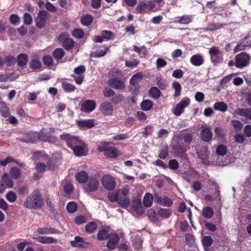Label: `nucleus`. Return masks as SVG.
Segmentation results:
<instances>
[{
    "mask_svg": "<svg viewBox=\"0 0 251 251\" xmlns=\"http://www.w3.org/2000/svg\"><path fill=\"white\" fill-rule=\"evenodd\" d=\"M213 214V210L210 206H206L202 209V215L204 218L206 219H210L212 217Z\"/></svg>",
    "mask_w": 251,
    "mask_h": 251,
    "instance_id": "79ce46f5",
    "label": "nucleus"
},
{
    "mask_svg": "<svg viewBox=\"0 0 251 251\" xmlns=\"http://www.w3.org/2000/svg\"><path fill=\"white\" fill-rule=\"evenodd\" d=\"M72 35L78 39H81L83 37L84 33L83 31L80 28H76L73 30Z\"/></svg>",
    "mask_w": 251,
    "mask_h": 251,
    "instance_id": "e2e57ef3",
    "label": "nucleus"
},
{
    "mask_svg": "<svg viewBox=\"0 0 251 251\" xmlns=\"http://www.w3.org/2000/svg\"><path fill=\"white\" fill-rule=\"evenodd\" d=\"M49 15L48 12L45 10L39 11L37 18L35 19L36 26L40 28H44Z\"/></svg>",
    "mask_w": 251,
    "mask_h": 251,
    "instance_id": "1a4fd4ad",
    "label": "nucleus"
},
{
    "mask_svg": "<svg viewBox=\"0 0 251 251\" xmlns=\"http://www.w3.org/2000/svg\"><path fill=\"white\" fill-rule=\"evenodd\" d=\"M84 147L85 143L84 142L83 144H78L72 150L76 156H82L85 155L84 153Z\"/></svg>",
    "mask_w": 251,
    "mask_h": 251,
    "instance_id": "bb28decb",
    "label": "nucleus"
},
{
    "mask_svg": "<svg viewBox=\"0 0 251 251\" xmlns=\"http://www.w3.org/2000/svg\"><path fill=\"white\" fill-rule=\"evenodd\" d=\"M87 218L86 216L79 215L76 216L74 219L75 223L77 225H81L87 222Z\"/></svg>",
    "mask_w": 251,
    "mask_h": 251,
    "instance_id": "69168bd1",
    "label": "nucleus"
},
{
    "mask_svg": "<svg viewBox=\"0 0 251 251\" xmlns=\"http://www.w3.org/2000/svg\"><path fill=\"white\" fill-rule=\"evenodd\" d=\"M76 122L78 126L81 128H91L95 125V120L93 119L79 120Z\"/></svg>",
    "mask_w": 251,
    "mask_h": 251,
    "instance_id": "4be33fe9",
    "label": "nucleus"
},
{
    "mask_svg": "<svg viewBox=\"0 0 251 251\" xmlns=\"http://www.w3.org/2000/svg\"><path fill=\"white\" fill-rule=\"evenodd\" d=\"M93 18L90 14H85L83 15L80 19L81 24L84 26H90L93 23Z\"/></svg>",
    "mask_w": 251,
    "mask_h": 251,
    "instance_id": "c85d7f7f",
    "label": "nucleus"
},
{
    "mask_svg": "<svg viewBox=\"0 0 251 251\" xmlns=\"http://www.w3.org/2000/svg\"><path fill=\"white\" fill-rule=\"evenodd\" d=\"M153 197L152 195L150 193H147L143 199V204L146 207H150L153 201Z\"/></svg>",
    "mask_w": 251,
    "mask_h": 251,
    "instance_id": "e433bc0d",
    "label": "nucleus"
},
{
    "mask_svg": "<svg viewBox=\"0 0 251 251\" xmlns=\"http://www.w3.org/2000/svg\"><path fill=\"white\" fill-rule=\"evenodd\" d=\"M18 65L23 67L26 65L28 62V56L25 53H20L17 57Z\"/></svg>",
    "mask_w": 251,
    "mask_h": 251,
    "instance_id": "7c9ffc66",
    "label": "nucleus"
},
{
    "mask_svg": "<svg viewBox=\"0 0 251 251\" xmlns=\"http://www.w3.org/2000/svg\"><path fill=\"white\" fill-rule=\"evenodd\" d=\"M117 202L119 205L123 208L128 207L130 204L129 199L128 197H125L124 199L119 198Z\"/></svg>",
    "mask_w": 251,
    "mask_h": 251,
    "instance_id": "4d7b16f0",
    "label": "nucleus"
},
{
    "mask_svg": "<svg viewBox=\"0 0 251 251\" xmlns=\"http://www.w3.org/2000/svg\"><path fill=\"white\" fill-rule=\"evenodd\" d=\"M100 34L103 37V39H105L107 40H113L115 37V34L110 30H102Z\"/></svg>",
    "mask_w": 251,
    "mask_h": 251,
    "instance_id": "37998d69",
    "label": "nucleus"
},
{
    "mask_svg": "<svg viewBox=\"0 0 251 251\" xmlns=\"http://www.w3.org/2000/svg\"><path fill=\"white\" fill-rule=\"evenodd\" d=\"M109 227H105L100 229L97 234V239L99 241H102L108 239L109 234Z\"/></svg>",
    "mask_w": 251,
    "mask_h": 251,
    "instance_id": "cd10ccee",
    "label": "nucleus"
},
{
    "mask_svg": "<svg viewBox=\"0 0 251 251\" xmlns=\"http://www.w3.org/2000/svg\"><path fill=\"white\" fill-rule=\"evenodd\" d=\"M154 200L155 202L163 206L170 207L172 205V200L166 196H160L158 194H154Z\"/></svg>",
    "mask_w": 251,
    "mask_h": 251,
    "instance_id": "4468645a",
    "label": "nucleus"
},
{
    "mask_svg": "<svg viewBox=\"0 0 251 251\" xmlns=\"http://www.w3.org/2000/svg\"><path fill=\"white\" fill-rule=\"evenodd\" d=\"M99 185L100 182L98 178L96 176H90L83 188L86 192H95L98 190Z\"/></svg>",
    "mask_w": 251,
    "mask_h": 251,
    "instance_id": "39448f33",
    "label": "nucleus"
},
{
    "mask_svg": "<svg viewBox=\"0 0 251 251\" xmlns=\"http://www.w3.org/2000/svg\"><path fill=\"white\" fill-rule=\"evenodd\" d=\"M101 182L103 187L109 191H112L116 187V181L114 178L110 175H104Z\"/></svg>",
    "mask_w": 251,
    "mask_h": 251,
    "instance_id": "6e6552de",
    "label": "nucleus"
},
{
    "mask_svg": "<svg viewBox=\"0 0 251 251\" xmlns=\"http://www.w3.org/2000/svg\"><path fill=\"white\" fill-rule=\"evenodd\" d=\"M108 143L106 144V146L99 147L98 151L100 152H103L104 155L107 157L114 158L121 155L120 151L113 146H107Z\"/></svg>",
    "mask_w": 251,
    "mask_h": 251,
    "instance_id": "7ed1b4c3",
    "label": "nucleus"
},
{
    "mask_svg": "<svg viewBox=\"0 0 251 251\" xmlns=\"http://www.w3.org/2000/svg\"><path fill=\"white\" fill-rule=\"evenodd\" d=\"M108 85L117 90H123L126 88L125 82L119 77L112 78L107 81Z\"/></svg>",
    "mask_w": 251,
    "mask_h": 251,
    "instance_id": "f8f14e48",
    "label": "nucleus"
},
{
    "mask_svg": "<svg viewBox=\"0 0 251 251\" xmlns=\"http://www.w3.org/2000/svg\"><path fill=\"white\" fill-rule=\"evenodd\" d=\"M44 204V200L38 190H34L25 199L24 206L29 209H40Z\"/></svg>",
    "mask_w": 251,
    "mask_h": 251,
    "instance_id": "f257e3e1",
    "label": "nucleus"
},
{
    "mask_svg": "<svg viewBox=\"0 0 251 251\" xmlns=\"http://www.w3.org/2000/svg\"><path fill=\"white\" fill-rule=\"evenodd\" d=\"M9 21L12 25H16L20 24V19L18 15L13 14L10 15L9 17Z\"/></svg>",
    "mask_w": 251,
    "mask_h": 251,
    "instance_id": "774afa93",
    "label": "nucleus"
},
{
    "mask_svg": "<svg viewBox=\"0 0 251 251\" xmlns=\"http://www.w3.org/2000/svg\"><path fill=\"white\" fill-rule=\"evenodd\" d=\"M97 227V224L95 222L91 221L88 223L86 225L85 231L89 234H91L95 232Z\"/></svg>",
    "mask_w": 251,
    "mask_h": 251,
    "instance_id": "f704fd0d",
    "label": "nucleus"
},
{
    "mask_svg": "<svg viewBox=\"0 0 251 251\" xmlns=\"http://www.w3.org/2000/svg\"><path fill=\"white\" fill-rule=\"evenodd\" d=\"M172 87L175 89L174 97H177L180 95L182 87L180 83L176 81H174L172 83Z\"/></svg>",
    "mask_w": 251,
    "mask_h": 251,
    "instance_id": "a18cd8bd",
    "label": "nucleus"
},
{
    "mask_svg": "<svg viewBox=\"0 0 251 251\" xmlns=\"http://www.w3.org/2000/svg\"><path fill=\"white\" fill-rule=\"evenodd\" d=\"M109 49V47H106L105 49L104 50H99L96 51L95 52H93L91 54V56L93 57H100L104 56L107 50Z\"/></svg>",
    "mask_w": 251,
    "mask_h": 251,
    "instance_id": "13d9d810",
    "label": "nucleus"
},
{
    "mask_svg": "<svg viewBox=\"0 0 251 251\" xmlns=\"http://www.w3.org/2000/svg\"><path fill=\"white\" fill-rule=\"evenodd\" d=\"M77 208V205L75 202L74 201L69 202L66 206V209L69 213H75Z\"/></svg>",
    "mask_w": 251,
    "mask_h": 251,
    "instance_id": "bf43d9fd",
    "label": "nucleus"
},
{
    "mask_svg": "<svg viewBox=\"0 0 251 251\" xmlns=\"http://www.w3.org/2000/svg\"><path fill=\"white\" fill-rule=\"evenodd\" d=\"M250 55L245 52H242L236 55L235 65L236 68L242 69L248 66L250 63Z\"/></svg>",
    "mask_w": 251,
    "mask_h": 251,
    "instance_id": "20e7f679",
    "label": "nucleus"
},
{
    "mask_svg": "<svg viewBox=\"0 0 251 251\" xmlns=\"http://www.w3.org/2000/svg\"><path fill=\"white\" fill-rule=\"evenodd\" d=\"M90 176L84 171H81L75 174L76 180L80 183L85 184Z\"/></svg>",
    "mask_w": 251,
    "mask_h": 251,
    "instance_id": "5701e85b",
    "label": "nucleus"
},
{
    "mask_svg": "<svg viewBox=\"0 0 251 251\" xmlns=\"http://www.w3.org/2000/svg\"><path fill=\"white\" fill-rule=\"evenodd\" d=\"M0 114L3 117H7L9 114V109L4 101L0 102Z\"/></svg>",
    "mask_w": 251,
    "mask_h": 251,
    "instance_id": "72a5a7b5",
    "label": "nucleus"
},
{
    "mask_svg": "<svg viewBox=\"0 0 251 251\" xmlns=\"http://www.w3.org/2000/svg\"><path fill=\"white\" fill-rule=\"evenodd\" d=\"M225 25V24L222 23L209 24L207 26V30L210 31H215L222 28Z\"/></svg>",
    "mask_w": 251,
    "mask_h": 251,
    "instance_id": "09e8293b",
    "label": "nucleus"
},
{
    "mask_svg": "<svg viewBox=\"0 0 251 251\" xmlns=\"http://www.w3.org/2000/svg\"><path fill=\"white\" fill-rule=\"evenodd\" d=\"M42 60L44 64L48 67H50L53 65V59L50 55H45L43 56Z\"/></svg>",
    "mask_w": 251,
    "mask_h": 251,
    "instance_id": "680f3d73",
    "label": "nucleus"
},
{
    "mask_svg": "<svg viewBox=\"0 0 251 251\" xmlns=\"http://www.w3.org/2000/svg\"><path fill=\"white\" fill-rule=\"evenodd\" d=\"M251 46V36H248L242 39L236 46L234 49V52H238L245 49L246 47Z\"/></svg>",
    "mask_w": 251,
    "mask_h": 251,
    "instance_id": "dca6fc26",
    "label": "nucleus"
},
{
    "mask_svg": "<svg viewBox=\"0 0 251 251\" xmlns=\"http://www.w3.org/2000/svg\"><path fill=\"white\" fill-rule=\"evenodd\" d=\"M5 197L7 200L10 202H14L17 199L16 194L13 191L8 192Z\"/></svg>",
    "mask_w": 251,
    "mask_h": 251,
    "instance_id": "338daca9",
    "label": "nucleus"
},
{
    "mask_svg": "<svg viewBox=\"0 0 251 251\" xmlns=\"http://www.w3.org/2000/svg\"><path fill=\"white\" fill-rule=\"evenodd\" d=\"M3 181L5 182L6 185L8 188H11L13 186V182L9 175L7 173H4L2 177Z\"/></svg>",
    "mask_w": 251,
    "mask_h": 251,
    "instance_id": "603ef678",
    "label": "nucleus"
},
{
    "mask_svg": "<svg viewBox=\"0 0 251 251\" xmlns=\"http://www.w3.org/2000/svg\"><path fill=\"white\" fill-rule=\"evenodd\" d=\"M96 103L95 100H87L81 104L80 110L89 113L92 112L96 108Z\"/></svg>",
    "mask_w": 251,
    "mask_h": 251,
    "instance_id": "ddd939ff",
    "label": "nucleus"
},
{
    "mask_svg": "<svg viewBox=\"0 0 251 251\" xmlns=\"http://www.w3.org/2000/svg\"><path fill=\"white\" fill-rule=\"evenodd\" d=\"M53 57L57 60L61 59L65 55V52L61 48H57L52 52Z\"/></svg>",
    "mask_w": 251,
    "mask_h": 251,
    "instance_id": "a19ab883",
    "label": "nucleus"
},
{
    "mask_svg": "<svg viewBox=\"0 0 251 251\" xmlns=\"http://www.w3.org/2000/svg\"><path fill=\"white\" fill-rule=\"evenodd\" d=\"M149 95L152 98L157 99L161 95V91L157 87L154 86L150 88L149 92Z\"/></svg>",
    "mask_w": 251,
    "mask_h": 251,
    "instance_id": "58836bf2",
    "label": "nucleus"
},
{
    "mask_svg": "<svg viewBox=\"0 0 251 251\" xmlns=\"http://www.w3.org/2000/svg\"><path fill=\"white\" fill-rule=\"evenodd\" d=\"M155 7V5L151 2H148L147 3L144 1L140 2L136 8L137 11L140 13H142L148 9L149 10H152Z\"/></svg>",
    "mask_w": 251,
    "mask_h": 251,
    "instance_id": "412c9836",
    "label": "nucleus"
},
{
    "mask_svg": "<svg viewBox=\"0 0 251 251\" xmlns=\"http://www.w3.org/2000/svg\"><path fill=\"white\" fill-rule=\"evenodd\" d=\"M209 53L210 55L211 61L214 64H219L223 60V52L218 47L213 46L209 49Z\"/></svg>",
    "mask_w": 251,
    "mask_h": 251,
    "instance_id": "423d86ee",
    "label": "nucleus"
},
{
    "mask_svg": "<svg viewBox=\"0 0 251 251\" xmlns=\"http://www.w3.org/2000/svg\"><path fill=\"white\" fill-rule=\"evenodd\" d=\"M36 240L43 244H48V243H55L57 242V240L54 239L51 237H46V236H38L36 238Z\"/></svg>",
    "mask_w": 251,
    "mask_h": 251,
    "instance_id": "473e14b6",
    "label": "nucleus"
},
{
    "mask_svg": "<svg viewBox=\"0 0 251 251\" xmlns=\"http://www.w3.org/2000/svg\"><path fill=\"white\" fill-rule=\"evenodd\" d=\"M147 215L149 218L152 221L157 222L158 221V218L155 210L153 208H151L148 210L147 212Z\"/></svg>",
    "mask_w": 251,
    "mask_h": 251,
    "instance_id": "052dcab7",
    "label": "nucleus"
},
{
    "mask_svg": "<svg viewBox=\"0 0 251 251\" xmlns=\"http://www.w3.org/2000/svg\"><path fill=\"white\" fill-rule=\"evenodd\" d=\"M212 137V134L209 128H206L202 130L201 132V138L202 140L205 142H208L211 139Z\"/></svg>",
    "mask_w": 251,
    "mask_h": 251,
    "instance_id": "c756f323",
    "label": "nucleus"
},
{
    "mask_svg": "<svg viewBox=\"0 0 251 251\" xmlns=\"http://www.w3.org/2000/svg\"><path fill=\"white\" fill-rule=\"evenodd\" d=\"M29 67L32 70H38L41 68L42 64L39 60L32 59L29 63Z\"/></svg>",
    "mask_w": 251,
    "mask_h": 251,
    "instance_id": "6e6d98bb",
    "label": "nucleus"
},
{
    "mask_svg": "<svg viewBox=\"0 0 251 251\" xmlns=\"http://www.w3.org/2000/svg\"><path fill=\"white\" fill-rule=\"evenodd\" d=\"M234 113L236 115L244 116L246 118L250 120H251V108H238L237 109H235Z\"/></svg>",
    "mask_w": 251,
    "mask_h": 251,
    "instance_id": "b1692460",
    "label": "nucleus"
},
{
    "mask_svg": "<svg viewBox=\"0 0 251 251\" xmlns=\"http://www.w3.org/2000/svg\"><path fill=\"white\" fill-rule=\"evenodd\" d=\"M37 134V140H40L44 142H54L57 140L55 137L51 135L49 133L41 132Z\"/></svg>",
    "mask_w": 251,
    "mask_h": 251,
    "instance_id": "aec40b11",
    "label": "nucleus"
},
{
    "mask_svg": "<svg viewBox=\"0 0 251 251\" xmlns=\"http://www.w3.org/2000/svg\"><path fill=\"white\" fill-rule=\"evenodd\" d=\"M213 242V240L210 236H204L201 239L202 245L205 250L210 247Z\"/></svg>",
    "mask_w": 251,
    "mask_h": 251,
    "instance_id": "2f4dec72",
    "label": "nucleus"
},
{
    "mask_svg": "<svg viewBox=\"0 0 251 251\" xmlns=\"http://www.w3.org/2000/svg\"><path fill=\"white\" fill-rule=\"evenodd\" d=\"M71 245L73 247L88 248L91 246V244L89 242L84 241L83 238L77 236L75 238V240L71 242Z\"/></svg>",
    "mask_w": 251,
    "mask_h": 251,
    "instance_id": "2eb2a0df",
    "label": "nucleus"
},
{
    "mask_svg": "<svg viewBox=\"0 0 251 251\" xmlns=\"http://www.w3.org/2000/svg\"><path fill=\"white\" fill-rule=\"evenodd\" d=\"M190 62L195 66H200L203 63L204 60L201 55L197 54L192 56Z\"/></svg>",
    "mask_w": 251,
    "mask_h": 251,
    "instance_id": "a878e982",
    "label": "nucleus"
},
{
    "mask_svg": "<svg viewBox=\"0 0 251 251\" xmlns=\"http://www.w3.org/2000/svg\"><path fill=\"white\" fill-rule=\"evenodd\" d=\"M60 138L61 140L64 141L67 146L72 150L78 144H83V141L78 137L72 135L69 133H64L60 135Z\"/></svg>",
    "mask_w": 251,
    "mask_h": 251,
    "instance_id": "f03ea898",
    "label": "nucleus"
},
{
    "mask_svg": "<svg viewBox=\"0 0 251 251\" xmlns=\"http://www.w3.org/2000/svg\"><path fill=\"white\" fill-rule=\"evenodd\" d=\"M9 173L14 178L17 179L21 175V170L19 168L14 167L10 170Z\"/></svg>",
    "mask_w": 251,
    "mask_h": 251,
    "instance_id": "8fccbe9b",
    "label": "nucleus"
},
{
    "mask_svg": "<svg viewBox=\"0 0 251 251\" xmlns=\"http://www.w3.org/2000/svg\"><path fill=\"white\" fill-rule=\"evenodd\" d=\"M192 21L191 16L184 15L180 17L177 22L180 24H188Z\"/></svg>",
    "mask_w": 251,
    "mask_h": 251,
    "instance_id": "5fc2aeb1",
    "label": "nucleus"
},
{
    "mask_svg": "<svg viewBox=\"0 0 251 251\" xmlns=\"http://www.w3.org/2000/svg\"><path fill=\"white\" fill-rule=\"evenodd\" d=\"M62 87L63 90L66 92H74L76 89L75 86L66 82H63L62 83Z\"/></svg>",
    "mask_w": 251,
    "mask_h": 251,
    "instance_id": "de8ad7c7",
    "label": "nucleus"
},
{
    "mask_svg": "<svg viewBox=\"0 0 251 251\" xmlns=\"http://www.w3.org/2000/svg\"><path fill=\"white\" fill-rule=\"evenodd\" d=\"M108 238H109V240L107 243L106 247L110 250L115 249L117 244L120 240L119 236L116 233H111L109 234Z\"/></svg>",
    "mask_w": 251,
    "mask_h": 251,
    "instance_id": "f3484780",
    "label": "nucleus"
},
{
    "mask_svg": "<svg viewBox=\"0 0 251 251\" xmlns=\"http://www.w3.org/2000/svg\"><path fill=\"white\" fill-rule=\"evenodd\" d=\"M153 106V102L150 100H143L140 104V107L142 110L147 111L151 110Z\"/></svg>",
    "mask_w": 251,
    "mask_h": 251,
    "instance_id": "c9c22d12",
    "label": "nucleus"
},
{
    "mask_svg": "<svg viewBox=\"0 0 251 251\" xmlns=\"http://www.w3.org/2000/svg\"><path fill=\"white\" fill-rule=\"evenodd\" d=\"M37 232L39 234H56L58 233V230L52 227H42L38 228Z\"/></svg>",
    "mask_w": 251,
    "mask_h": 251,
    "instance_id": "4c0bfd02",
    "label": "nucleus"
},
{
    "mask_svg": "<svg viewBox=\"0 0 251 251\" xmlns=\"http://www.w3.org/2000/svg\"><path fill=\"white\" fill-rule=\"evenodd\" d=\"M119 192L110 193L108 195V200L111 202H117L119 200Z\"/></svg>",
    "mask_w": 251,
    "mask_h": 251,
    "instance_id": "0e129e2a",
    "label": "nucleus"
},
{
    "mask_svg": "<svg viewBox=\"0 0 251 251\" xmlns=\"http://www.w3.org/2000/svg\"><path fill=\"white\" fill-rule=\"evenodd\" d=\"M58 40L62 42V46L67 50H70L74 46V40L70 38H68L66 33L64 32L61 33L59 35Z\"/></svg>",
    "mask_w": 251,
    "mask_h": 251,
    "instance_id": "9d476101",
    "label": "nucleus"
},
{
    "mask_svg": "<svg viewBox=\"0 0 251 251\" xmlns=\"http://www.w3.org/2000/svg\"><path fill=\"white\" fill-rule=\"evenodd\" d=\"M142 78L143 74L141 72L137 73L132 75L129 80V83L132 86L130 88V90L132 92L136 93L139 92L140 88V85L139 83L141 81Z\"/></svg>",
    "mask_w": 251,
    "mask_h": 251,
    "instance_id": "0eeeda50",
    "label": "nucleus"
},
{
    "mask_svg": "<svg viewBox=\"0 0 251 251\" xmlns=\"http://www.w3.org/2000/svg\"><path fill=\"white\" fill-rule=\"evenodd\" d=\"M100 110L104 116H109L112 114L113 107L110 102L104 101L100 104Z\"/></svg>",
    "mask_w": 251,
    "mask_h": 251,
    "instance_id": "a211bd4d",
    "label": "nucleus"
},
{
    "mask_svg": "<svg viewBox=\"0 0 251 251\" xmlns=\"http://www.w3.org/2000/svg\"><path fill=\"white\" fill-rule=\"evenodd\" d=\"M213 108L216 110H219L221 112H226L227 109V105L223 101H219L215 103Z\"/></svg>",
    "mask_w": 251,
    "mask_h": 251,
    "instance_id": "ea45409f",
    "label": "nucleus"
},
{
    "mask_svg": "<svg viewBox=\"0 0 251 251\" xmlns=\"http://www.w3.org/2000/svg\"><path fill=\"white\" fill-rule=\"evenodd\" d=\"M36 133L28 132L24 135L23 137L17 138V140L26 143H33L37 140Z\"/></svg>",
    "mask_w": 251,
    "mask_h": 251,
    "instance_id": "6ab92c4d",
    "label": "nucleus"
},
{
    "mask_svg": "<svg viewBox=\"0 0 251 251\" xmlns=\"http://www.w3.org/2000/svg\"><path fill=\"white\" fill-rule=\"evenodd\" d=\"M227 147L223 144H220L216 148V153L219 155H225L227 153Z\"/></svg>",
    "mask_w": 251,
    "mask_h": 251,
    "instance_id": "864d4df0",
    "label": "nucleus"
},
{
    "mask_svg": "<svg viewBox=\"0 0 251 251\" xmlns=\"http://www.w3.org/2000/svg\"><path fill=\"white\" fill-rule=\"evenodd\" d=\"M157 213L158 215L164 218H168L171 215V210L169 209H165L159 208L158 209Z\"/></svg>",
    "mask_w": 251,
    "mask_h": 251,
    "instance_id": "c03bdc74",
    "label": "nucleus"
},
{
    "mask_svg": "<svg viewBox=\"0 0 251 251\" xmlns=\"http://www.w3.org/2000/svg\"><path fill=\"white\" fill-rule=\"evenodd\" d=\"M133 207L138 215L143 214L144 210L140 200L136 199L133 201Z\"/></svg>",
    "mask_w": 251,
    "mask_h": 251,
    "instance_id": "393cba45",
    "label": "nucleus"
},
{
    "mask_svg": "<svg viewBox=\"0 0 251 251\" xmlns=\"http://www.w3.org/2000/svg\"><path fill=\"white\" fill-rule=\"evenodd\" d=\"M168 149L167 145L162 146L160 151L158 152V157L162 159H165L168 155Z\"/></svg>",
    "mask_w": 251,
    "mask_h": 251,
    "instance_id": "3c124183",
    "label": "nucleus"
},
{
    "mask_svg": "<svg viewBox=\"0 0 251 251\" xmlns=\"http://www.w3.org/2000/svg\"><path fill=\"white\" fill-rule=\"evenodd\" d=\"M4 64L7 67H11L15 65L16 61V58L12 55L6 56L4 58Z\"/></svg>",
    "mask_w": 251,
    "mask_h": 251,
    "instance_id": "49530a36",
    "label": "nucleus"
},
{
    "mask_svg": "<svg viewBox=\"0 0 251 251\" xmlns=\"http://www.w3.org/2000/svg\"><path fill=\"white\" fill-rule=\"evenodd\" d=\"M190 102V99L188 98L181 100L176 104L173 111L174 114L176 116H180L183 113L185 108L189 105Z\"/></svg>",
    "mask_w": 251,
    "mask_h": 251,
    "instance_id": "9b49d317",
    "label": "nucleus"
}]
</instances>
